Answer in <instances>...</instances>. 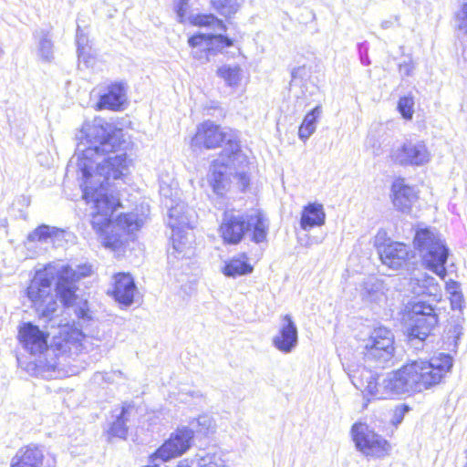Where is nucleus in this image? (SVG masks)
Here are the masks:
<instances>
[{
    "label": "nucleus",
    "instance_id": "45",
    "mask_svg": "<svg viewBox=\"0 0 467 467\" xmlns=\"http://www.w3.org/2000/svg\"><path fill=\"white\" fill-rule=\"evenodd\" d=\"M76 315L80 318H89L88 309L87 307V302H84L82 306H79L75 310Z\"/></svg>",
    "mask_w": 467,
    "mask_h": 467
},
{
    "label": "nucleus",
    "instance_id": "49",
    "mask_svg": "<svg viewBox=\"0 0 467 467\" xmlns=\"http://www.w3.org/2000/svg\"><path fill=\"white\" fill-rule=\"evenodd\" d=\"M189 394L192 397V398H196V399H199V398H202V394L200 391H190Z\"/></svg>",
    "mask_w": 467,
    "mask_h": 467
},
{
    "label": "nucleus",
    "instance_id": "19",
    "mask_svg": "<svg viewBox=\"0 0 467 467\" xmlns=\"http://www.w3.org/2000/svg\"><path fill=\"white\" fill-rule=\"evenodd\" d=\"M382 264L389 269L398 270L405 265L409 256V247L402 243H390L379 251Z\"/></svg>",
    "mask_w": 467,
    "mask_h": 467
},
{
    "label": "nucleus",
    "instance_id": "8",
    "mask_svg": "<svg viewBox=\"0 0 467 467\" xmlns=\"http://www.w3.org/2000/svg\"><path fill=\"white\" fill-rule=\"evenodd\" d=\"M394 336L384 327L374 328L363 341V355L368 362L384 366L394 357Z\"/></svg>",
    "mask_w": 467,
    "mask_h": 467
},
{
    "label": "nucleus",
    "instance_id": "1",
    "mask_svg": "<svg viewBox=\"0 0 467 467\" xmlns=\"http://www.w3.org/2000/svg\"><path fill=\"white\" fill-rule=\"evenodd\" d=\"M79 140L77 152L72 157L71 167L81 182L83 198L92 209L91 224L106 247H118L119 236L115 228L127 233L138 231L143 219L129 213L111 216L120 206L119 198L114 193L110 180H119L129 173L131 160L123 151L124 134L101 118L85 121L77 135Z\"/></svg>",
    "mask_w": 467,
    "mask_h": 467
},
{
    "label": "nucleus",
    "instance_id": "7",
    "mask_svg": "<svg viewBox=\"0 0 467 467\" xmlns=\"http://www.w3.org/2000/svg\"><path fill=\"white\" fill-rule=\"evenodd\" d=\"M247 165L248 161L245 155L243 162L233 161V158L229 155L223 159V156H219L214 160L211 165L208 178L214 193L223 195L228 190L231 182L230 175H234L242 190H244L250 182L246 171Z\"/></svg>",
    "mask_w": 467,
    "mask_h": 467
},
{
    "label": "nucleus",
    "instance_id": "24",
    "mask_svg": "<svg viewBox=\"0 0 467 467\" xmlns=\"http://www.w3.org/2000/svg\"><path fill=\"white\" fill-rule=\"evenodd\" d=\"M325 220L323 205L317 202L308 203L302 211L300 226L303 230L309 231L313 227L323 225Z\"/></svg>",
    "mask_w": 467,
    "mask_h": 467
},
{
    "label": "nucleus",
    "instance_id": "11",
    "mask_svg": "<svg viewBox=\"0 0 467 467\" xmlns=\"http://www.w3.org/2000/svg\"><path fill=\"white\" fill-rule=\"evenodd\" d=\"M431 154L422 140H407L391 150L390 158L400 166H423L431 161Z\"/></svg>",
    "mask_w": 467,
    "mask_h": 467
},
{
    "label": "nucleus",
    "instance_id": "6",
    "mask_svg": "<svg viewBox=\"0 0 467 467\" xmlns=\"http://www.w3.org/2000/svg\"><path fill=\"white\" fill-rule=\"evenodd\" d=\"M414 244L426 268L443 279L447 275L445 264L449 250L440 235L428 228L420 229L416 232Z\"/></svg>",
    "mask_w": 467,
    "mask_h": 467
},
{
    "label": "nucleus",
    "instance_id": "40",
    "mask_svg": "<svg viewBox=\"0 0 467 467\" xmlns=\"http://www.w3.org/2000/svg\"><path fill=\"white\" fill-rule=\"evenodd\" d=\"M87 43H88L87 37L83 34L80 33L79 26H78V30H77L78 53H79L81 51V49L88 50V48H89L88 47Z\"/></svg>",
    "mask_w": 467,
    "mask_h": 467
},
{
    "label": "nucleus",
    "instance_id": "3",
    "mask_svg": "<svg viewBox=\"0 0 467 467\" xmlns=\"http://www.w3.org/2000/svg\"><path fill=\"white\" fill-rule=\"evenodd\" d=\"M90 273L91 267L88 265H78L76 268L69 265L62 266L57 273V295H54L52 274L47 270L38 271L26 289L27 297L41 317L51 319L58 307L57 296L65 306H73L77 299L76 283L82 277L88 276Z\"/></svg>",
    "mask_w": 467,
    "mask_h": 467
},
{
    "label": "nucleus",
    "instance_id": "2",
    "mask_svg": "<svg viewBox=\"0 0 467 467\" xmlns=\"http://www.w3.org/2000/svg\"><path fill=\"white\" fill-rule=\"evenodd\" d=\"M452 368V358L441 353L430 360H414L400 369L378 376L362 366H348L346 371L352 384L364 395L378 400L421 392L437 384Z\"/></svg>",
    "mask_w": 467,
    "mask_h": 467
},
{
    "label": "nucleus",
    "instance_id": "23",
    "mask_svg": "<svg viewBox=\"0 0 467 467\" xmlns=\"http://www.w3.org/2000/svg\"><path fill=\"white\" fill-rule=\"evenodd\" d=\"M171 251L169 250V258L190 257L192 254V234L185 228L171 229Z\"/></svg>",
    "mask_w": 467,
    "mask_h": 467
},
{
    "label": "nucleus",
    "instance_id": "31",
    "mask_svg": "<svg viewBox=\"0 0 467 467\" xmlns=\"http://www.w3.org/2000/svg\"><path fill=\"white\" fill-rule=\"evenodd\" d=\"M58 229L56 227H51L47 224H42L36 228L33 232H31L27 235L28 242H41L47 243L53 236L57 235L58 233Z\"/></svg>",
    "mask_w": 467,
    "mask_h": 467
},
{
    "label": "nucleus",
    "instance_id": "32",
    "mask_svg": "<svg viewBox=\"0 0 467 467\" xmlns=\"http://www.w3.org/2000/svg\"><path fill=\"white\" fill-rule=\"evenodd\" d=\"M132 408L130 406L123 407L121 413L117 417V420L112 423L110 427V433L113 436L119 438H125L128 429L126 427V421L128 420L127 415L130 414V410Z\"/></svg>",
    "mask_w": 467,
    "mask_h": 467
},
{
    "label": "nucleus",
    "instance_id": "43",
    "mask_svg": "<svg viewBox=\"0 0 467 467\" xmlns=\"http://www.w3.org/2000/svg\"><path fill=\"white\" fill-rule=\"evenodd\" d=\"M409 410V407L406 405H402L400 407H397L394 412V418L397 422H400L404 417V414Z\"/></svg>",
    "mask_w": 467,
    "mask_h": 467
},
{
    "label": "nucleus",
    "instance_id": "15",
    "mask_svg": "<svg viewBox=\"0 0 467 467\" xmlns=\"http://www.w3.org/2000/svg\"><path fill=\"white\" fill-rule=\"evenodd\" d=\"M402 286L405 292L414 296H436L439 291L435 278L418 268H414L409 277L403 279Z\"/></svg>",
    "mask_w": 467,
    "mask_h": 467
},
{
    "label": "nucleus",
    "instance_id": "14",
    "mask_svg": "<svg viewBox=\"0 0 467 467\" xmlns=\"http://www.w3.org/2000/svg\"><path fill=\"white\" fill-rule=\"evenodd\" d=\"M55 467L56 460L53 455H45L44 448L36 445H28L20 448L12 459L11 467Z\"/></svg>",
    "mask_w": 467,
    "mask_h": 467
},
{
    "label": "nucleus",
    "instance_id": "10",
    "mask_svg": "<svg viewBox=\"0 0 467 467\" xmlns=\"http://www.w3.org/2000/svg\"><path fill=\"white\" fill-rule=\"evenodd\" d=\"M351 436L357 449L367 456L380 458L388 454L390 449L386 440L363 422H356L352 426Z\"/></svg>",
    "mask_w": 467,
    "mask_h": 467
},
{
    "label": "nucleus",
    "instance_id": "39",
    "mask_svg": "<svg viewBox=\"0 0 467 467\" xmlns=\"http://www.w3.org/2000/svg\"><path fill=\"white\" fill-rule=\"evenodd\" d=\"M462 301V295L460 291H451V304L453 309H461Z\"/></svg>",
    "mask_w": 467,
    "mask_h": 467
},
{
    "label": "nucleus",
    "instance_id": "36",
    "mask_svg": "<svg viewBox=\"0 0 467 467\" xmlns=\"http://www.w3.org/2000/svg\"><path fill=\"white\" fill-rule=\"evenodd\" d=\"M414 99L410 96H405L400 99L398 109L406 119H411L414 113Z\"/></svg>",
    "mask_w": 467,
    "mask_h": 467
},
{
    "label": "nucleus",
    "instance_id": "42",
    "mask_svg": "<svg viewBox=\"0 0 467 467\" xmlns=\"http://www.w3.org/2000/svg\"><path fill=\"white\" fill-rule=\"evenodd\" d=\"M186 0H180V2L176 5V13L178 17L180 18V22H182V19L184 17L186 12Z\"/></svg>",
    "mask_w": 467,
    "mask_h": 467
},
{
    "label": "nucleus",
    "instance_id": "46",
    "mask_svg": "<svg viewBox=\"0 0 467 467\" xmlns=\"http://www.w3.org/2000/svg\"><path fill=\"white\" fill-rule=\"evenodd\" d=\"M462 13L463 17H462V22L460 25V27L462 29H465L467 31V4L463 5Z\"/></svg>",
    "mask_w": 467,
    "mask_h": 467
},
{
    "label": "nucleus",
    "instance_id": "21",
    "mask_svg": "<svg viewBox=\"0 0 467 467\" xmlns=\"http://www.w3.org/2000/svg\"><path fill=\"white\" fill-rule=\"evenodd\" d=\"M137 292L133 277L130 274L119 273L114 276L112 296L123 306H130Z\"/></svg>",
    "mask_w": 467,
    "mask_h": 467
},
{
    "label": "nucleus",
    "instance_id": "26",
    "mask_svg": "<svg viewBox=\"0 0 467 467\" xmlns=\"http://www.w3.org/2000/svg\"><path fill=\"white\" fill-rule=\"evenodd\" d=\"M36 41V54L43 62H51L54 59V44L49 31L40 29L34 32Z\"/></svg>",
    "mask_w": 467,
    "mask_h": 467
},
{
    "label": "nucleus",
    "instance_id": "28",
    "mask_svg": "<svg viewBox=\"0 0 467 467\" xmlns=\"http://www.w3.org/2000/svg\"><path fill=\"white\" fill-rule=\"evenodd\" d=\"M253 271L252 265L247 262L245 254L239 257H234L225 264L223 268V273L226 276L235 277L249 274Z\"/></svg>",
    "mask_w": 467,
    "mask_h": 467
},
{
    "label": "nucleus",
    "instance_id": "5",
    "mask_svg": "<svg viewBox=\"0 0 467 467\" xmlns=\"http://www.w3.org/2000/svg\"><path fill=\"white\" fill-rule=\"evenodd\" d=\"M223 142H225V146L219 156H223V159L229 155L233 158V161L243 162L244 161V154L242 152L235 137L213 121L207 120L200 124L194 137L192 139V147L207 150L218 148Z\"/></svg>",
    "mask_w": 467,
    "mask_h": 467
},
{
    "label": "nucleus",
    "instance_id": "41",
    "mask_svg": "<svg viewBox=\"0 0 467 467\" xmlns=\"http://www.w3.org/2000/svg\"><path fill=\"white\" fill-rule=\"evenodd\" d=\"M306 68L305 67H297L295 68L292 72V80H291V87L294 88L299 84L298 78L305 73Z\"/></svg>",
    "mask_w": 467,
    "mask_h": 467
},
{
    "label": "nucleus",
    "instance_id": "50",
    "mask_svg": "<svg viewBox=\"0 0 467 467\" xmlns=\"http://www.w3.org/2000/svg\"><path fill=\"white\" fill-rule=\"evenodd\" d=\"M143 467H160L158 462H150V464L147 465V466H143Z\"/></svg>",
    "mask_w": 467,
    "mask_h": 467
},
{
    "label": "nucleus",
    "instance_id": "20",
    "mask_svg": "<svg viewBox=\"0 0 467 467\" xmlns=\"http://www.w3.org/2000/svg\"><path fill=\"white\" fill-rule=\"evenodd\" d=\"M127 101V87L122 82L109 85L107 91L99 97L97 109L119 110Z\"/></svg>",
    "mask_w": 467,
    "mask_h": 467
},
{
    "label": "nucleus",
    "instance_id": "27",
    "mask_svg": "<svg viewBox=\"0 0 467 467\" xmlns=\"http://www.w3.org/2000/svg\"><path fill=\"white\" fill-rule=\"evenodd\" d=\"M192 211L183 202L171 206L169 210V226L175 228H192Z\"/></svg>",
    "mask_w": 467,
    "mask_h": 467
},
{
    "label": "nucleus",
    "instance_id": "33",
    "mask_svg": "<svg viewBox=\"0 0 467 467\" xmlns=\"http://www.w3.org/2000/svg\"><path fill=\"white\" fill-rule=\"evenodd\" d=\"M211 5L220 15L230 16L239 8L237 0H211Z\"/></svg>",
    "mask_w": 467,
    "mask_h": 467
},
{
    "label": "nucleus",
    "instance_id": "12",
    "mask_svg": "<svg viewBox=\"0 0 467 467\" xmlns=\"http://www.w3.org/2000/svg\"><path fill=\"white\" fill-rule=\"evenodd\" d=\"M192 47L193 58L201 63L210 61V56H214L223 48L233 46V40L222 34H199L188 40Z\"/></svg>",
    "mask_w": 467,
    "mask_h": 467
},
{
    "label": "nucleus",
    "instance_id": "13",
    "mask_svg": "<svg viewBox=\"0 0 467 467\" xmlns=\"http://www.w3.org/2000/svg\"><path fill=\"white\" fill-rule=\"evenodd\" d=\"M193 431L187 427L178 429L171 437L150 456L149 462H168L179 457L191 448Z\"/></svg>",
    "mask_w": 467,
    "mask_h": 467
},
{
    "label": "nucleus",
    "instance_id": "22",
    "mask_svg": "<svg viewBox=\"0 0 467 467\" xmlns=\"http://www.w3.org/2000/svg\"><path fill=\"white\" fill-rule=\"evenodd\" d=\"M392 192L394 206L404 213L410 210L418 198L415 189L407 185L403 179H399L393 182Z\"/></svg>",
    "mask_w": 467,
    "mask_h": 467
},
{
    "label": "nucleus",
    "instance_id": "29",
    "mask_svg": "<svg viewBox=\"0 0 467 467\" xmlns=\"http://www.w3.org/2000/svg\"><path fill=\"white\" fill-rule=\"evenodd\" d=\"M321 113V107L317 106L305 116L298 130V137L301 140L306 141L316 131L317 119L320 117Z\"/></svg>",
    "mask_w": 467,
    "mask_h": 467
},
{
    "label": "nucleus",
    "instance_id": "16",
    "mask_svg": "<svg viewBox=\"0 0 467 467\" xmlns=\"http://www.w3.org/2000/svg\"><path fill=\"white\" fill-rule=\"evenodd\" d=\"M272 344L284 354L291 353L297 347V327L290 315H285L281 317L278 331L273 337Z\"/></svg>",
    "mask_w": 467,
    "mask_h": 467
},
{
    "label": "nucleus",
    "instance_id": "35",
    "mask_svg": "<svg viewBox=\"0 0 467 467\" xmlns=\"http://www.w3.org/2000/svg\"><path fill=\"white\" fill-rule=\"evenodd\" d=\"M194 23L200 26H212L214 30L224 31L225 26L222 20L213 15H201L194 18Z\"/></svg>",
    "mask_w": 467,
    "mask_h": 467
},
{
    "label": "nucleus",
    "instance_id": "25",
    "mask_svg": "<svg viewBox=\"0 0 467 467\" xmlns=\"http://www.w3.org/2000/svg\"><path fill=\"white\" fill-rule=\"evenodd\" d=\"M360 295L365 301L380 303L386 299L385 285L376 277H368L362 284Z\"/></svg>",
    "mask_w": 467,
    "mask_h": 467
},
{
    "label": "nucleus",
    "instance_id": "47",
    "mask_svg": "<svg viewBox=\"0 0 467 467\" xmlns=\"http://www.w3.org/2000/svg\"><path fill=\"white\" fill-rule=\"evenodd\" d=\"M460 286H459V284L457 282H451V283H449L447 284V290L448 292L451 295V291H460Z\"/></svg>",
    "mask_w": 467,
    "mask_h": 467
},
{
    "label": "nucleus",
    "instance_id": "18",
    "mask_svg": "<svg viewBox=\"0 0 467 467\" xmlns=\"http://www.w3.org/2000/svg\"><path fill=\"white\" fill-rule=\"evenodd\" d=\"M19 340L32 355L41 354L47 348V335L32 324H25L20 328Z\"/></svg>",
    "mask_w": 467,
    "mask_h": 467
},
{
    "label": "nucleus",
    "instance_id": "48",
    "mask_svg": "<svg viewBox=\"0 0 467 467\" xmlns=\"http://www.w3.org/2000/svg\"><path fill=\"white\" fill-rule=\"evenodd\" d=\"M400 70L401 71L404 70L406 75H410V67L409 65H401L400 66Z\"/></svg>",
    "mask_w": 467,
    "mask_h": 467
},
{
    "label": "nucleus",
    "instance_id": "17",
    "mask_svg": "<svg viewBox=\"0 0 467 467\" xmlns=\"http://www.w3.org/2000/svg\"><path fill=\"white\" fill-rule=\"evenodd\" d=\"M83 337L80 330L64 326L60 328L59 336L54 337V347L62 355H78L82 348Z\"/></svg>",
    "mask_w": 467,
    "mask_h": 467
},
{
    "label": "nucleus",
    "instance_id": "44",
    "mask_svg": "<svg viewBox=\"0 0 467 467\" xmlns=\"http://www.w3.org/2000/svg\"><path fill=\"white\" fill-rule=\"evenodd\" d=\"M395 25H397V26L400 25V17H399V16H394L393 17H390L388 20H384L381 23V27L384 28V29H389V28L394 26Z\"/></svg>",
    "mask_w": 467,
    "mask_h": 467
},
{
    "label": "nucleus",
    "instance_id": "9",
    "mask_svg": "<svg viewBox=\"0 0 467 467\" xmlns=\"http://www.w3.org/2000/svg\"><path fill=\"white\" fill-rule=\"evenodd\" d=\"M411 327L409 332V340L416 346L423 342L438 323V316L433 306L425 302H415L410 306Z\"/></svg>",
    "mask_w": 467,
    "mask_h": 467
},
{
    "label": "nucleus",
    "instance_id": "4",
    "mask_svg": "<svg viewBox=\"0 0 467 467\" xmlns=\"http://www.w3.org/2000/svg\"><path fill=\"white\" fill-rule=\"evenodd\" d=\"M268 229V219L258 210L245 213L228 210L223 214L219 233L224 243L237 244L251 232L252 241L259 244L266 241Z\"/></svg>",
    "mask_w": 467,
    "mask_h": 467
},
{
    "label": "nucleus",
    "instance_id": "34",
    "mask_svg": "<svg viewBox=\"0 0 467 467\" xmlns=\"http://www.w3.org/2000/svg\"><path fill=\"white\" fill-rule=\"evenodd\" d=\"M196 457L199 467H222L224 462L221 455L216 451L197 454Z\"/></svg>",
    "mask_w": 467,
    "mask_h": 467
},
{
    "label": "nucleus",
    "instance_id": "37",
    "mask_svg": "<svg viewBox=\"0 0 467 467\" xmlns=\"http://www.w3.org/2000/svg\"><path fill=\"white\" fill-rule=\"evenodd\" d=\"M79 63H83L87 67L93 68L96 64V58L91 54L90 48L83 50L78 53Z\"/></svg>",
    "mask_w": 467,
    "mask_h": 467
},
{
    "label": "nucleus",
    "instance_id": "38",
    "mask_svg": "<svg viewBox=\"0 0 467 467\" xmlns=\"http://www.w3.org/2000/svg\"><path fill=\"white\" fill-rule=\"evenodd\" d=\"M197 423L201 427L200 431H202L204 433L213 431L214 422L211 417H209L207 415L200 416L197 419Z\"/></svg>",
    "mask_w": 467,
    "mask_h": 467
},
{
    "label": "nucleus",
    "instance_id": "30",
    "mask_svg": "<svg viewBox=\"0 0 467 467\" xmlns=\"http://www.w3.org/2000/svg\"><path fill=\"white\" fill-rule=\"evenodd\" d=\"M243 70L238 65H223L217 69V76L223 78L225 84L236 88L242 80Z\"/></svg>",
    "mask_w": 467,
    "mask_h": 467
}]
</instances>
